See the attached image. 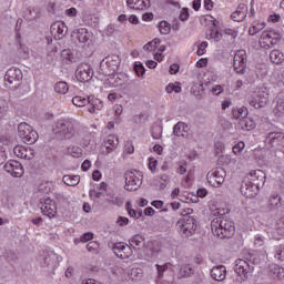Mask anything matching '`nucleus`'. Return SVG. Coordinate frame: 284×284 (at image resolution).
Here are the masks:
<instances>
[{
  "label": "nucleus",
  "mask_w": 284,
  "mask_h": 284,
  "mask_svg": "<svg viewBox=\"0 0 284 284\" xmlns=\"http://www.w3.org/2000/svg\"><path fill=\"white\" fill-rule=\"evenodd\" d=\"M194 210L187 209L184 211L183 217L176 222V230L183 236V239H190L196 234V227H199V220L192 213Z\"/></svg>",
  "instance_id": "obj_1"
},
{
  "label": "nucleus",
  "mask_w": 284,
  "mask_h": 284,
  "mask_svg": "<svg viewBox=\"0 0 284 284\" xmlns=\"http://www.w3.org/2000/svg\"><path fill=\"white\" fill-rule=\"evenodd\" d=\"M78 128L79 121L72 118L58 120L53 128V134H55L58 139L70 140L74 138V134H77Z\"/></svg>",
  "instance_id": "obj_2"
},
{
  "label": "nucleus",
  "mask_w": 284,
  "mask_h": 284,
  "mask_svg": "<svg viewBox=\"0 0 284 284\" xmlns=\"http://www.w3.org/2000/svg\"><path fill=\"white\" fill-rule=\"evenodd\" d=\"M72 103L77 108H87L90 114H94L95 112H99V110H103V101L94 97L85 98L81 95H75L72 98Z\"/></svg>",
  "instance_id": "obj_3"
},
{
  "label": "nucleus",
  "mask_w": 284,
  "mask_h": 284,
  "mask_svg": "<svg viewBox=\"0 0 284 284\" xmlns=\"http://www.w3.org/2000/svg\"><path fill=\"white\" fill-rule=\"evenodd\" d=\"M230 210L227 209H216L213 211V216H215L211 222V230L212 233L215 236H219V239H223V232L225 230V223L226 216L225 214H229Z\"/></svg>",
  "instance_id": "obj_4"
},
{
  "label": "nucleus",
  "mask_w": 284,
  "mask_h": 284,
  "mask_svg": "<svg viewBox=\"0 0 284 284\" xmlns=\"http://www.w3.org/2000/svg\"><path fill=\"white\" fill-rule=\"evenodd\" d=\"M119 65H121V58L118 54H112L100 62V70L104 77H112L119 70Z\"/></svg>",
  "instance_id": "obj_5"
},
{
  "label": "nucleus",
  "mask_w": 284,
  "mask_h": 284,
  "mask_svg": "<svg viewBox=\"0 0 284 284\" xmlns=\"http://www.w3.org/2000/svg\"><path fill=\"white\" fill-rule=\"evenodd\" d=\"M18 136L27 143V145H33L39 140V133L32 129V126L26 122L18 125Z\"/></svg>",
  "instance_id": "obj_6"
},
{
  "label": "nucleus",
  "mask_w": 284,
  "mask_h": 284,
  "mask_svg": "<svg viewBox=\"0 0 284 284\" xmlns=\"http://www.w3.org/2000/svg\"><path fill=\"white\" fill-rule=\"evenodd\" d=\"M4 81L7 88L17 90L21 85V81H23V72L21 69L12 67L6 72Z\"/></svg>",
  "instance_id": "obj_7"
},
{
  "label": "nucleus",
  "mask_w": 284,
  "mask_h": 284,
  "mask_svg": "<svg viewBox=\"0 0 284 284\" xmlns=\"http://www.w3.org/2000/svg\"><path fill=\"white\" fill-rule=\"evenodd\" d=\"M143 183V175L139 171H128L125 173V185L124 190L128 192H134L138 187H141Z\"/></svg>",
  "instance_id": "obj_8"
},
{
  "label": "nucleus",
  "mask_w": 284,
  "mask_h": 284,
  "mask_svg": "<svg viewBox=\"0 0 284 284\" xmlns=\"http://www.w3.org/2000/svg\"><path fill=\"white\" fill-rule=\"evenodd\" d=\"M254 272V266L250 265L244 260H239L235 265V273L237 274V281L240 283L245 282L246 278H250V274Z\"/></svg>",
  "instance_id": "obj_9"
},
{
  "label": "nucleus",
  "mask_w": 284,
  "mask_h": 284,
  "mask_svg": "<svg viewBox=\"0 0 284 284\" xmlns=\"http://www.w3.org/2000/svg\"><path fill=\"white\" fill-rule=\"evenodd\" d=\"M233 68L236 74H245V70H247V54L245 50H237L235 52Z\"/></svg>",
  "instance_id": "obj_10"
},
{
  "label": "nucleus",
  "mask_w": 284,
  "mask_h": 284,
  "mask_svg": "<svg viewBox=\"0 0 284 284\" xmlns=\"http://www.w3.org/2000/svg\"><path fill=\"white\" fill-rule=\"evenodd\" d=\"M265 143L268 148L281 150V148H284V133L281 131L268 132L265 138Z\"/></svg>",
  "instance_id": "obj_11"
},
{
  "label": "nucleus",
  "mask_w": 284,
  "mask_h": 284,
  "mask_svg": "<svg viewBox=\"0 0 284 284\" xmlns=\"http://www.w3.org/2000/svg\"><path fill=\"white\" fill-rule=\"evenodd\" d=\"M75 77L80 83H88V81H92V77H94V71L92 67L88 63H82L77 68Z\"/></svg>",
  "instance_id": "obj_12"
},
{
  "label": "nucleus",
  "mask_w": 284,
  "mask_h": 284,
  "mask_svg": "<svg viewBox=\"0 0 284 284\" xmlns=\"http://www.w3.org/2000/svg\"><path fill=\"white\" fill-rule=\"evenodd\" d=\"M206 179L213 187H219L225 182V169L217 168L207 173Z\"/></svg>",
  "instance_id": "obj_13"
},
{
  "label": "nucleus",
  "mask_w": 284,
  "mask_h": 284,
  "mask_svg": "<svg viewBox=\"0 0 284 284\" xmlns=\"http://www.w3.org/2000/svg\"><path fill=\"white\" fill-rule=\"evenodd\" d=\"M41 267H44L47 272H54L59 267V255L54 252H50L40 260Z\"/></svg>",
  "instance_id": "obj_14"
},
{
  "label": "nucleus",
  "mask_w": 284,
  "mask_h": 284,
  "mask_svg": "<svg viewBox=\"0 0 284 284\" xmlns=\"http://www.w3.org/2000/svg\"><path fill=\"white\" fill-rule=\"evenodd\" d=\"M40 210L44 216L49 219H54L57 216V202L54 200L47 197L40 201Z\"/></svg>",
  "instance_id": "obj_15"
},
{
  "label": "nucleus",
  "mask_w": 284,
  "mask_h": 284,
  "mask_svg": "<svg viewBox=\"0 0 284 284\" xmlns=\"http://www.w3.org/2000/svg\"><path fill=\"white\" fill-rule=\"evenodd\" d=\"M112 250L118 258H130L133 254L132 246L126 245L123 242L113 244Z\"/></svg>",
  "instance_id": "obj_16"
},
{
  "label": "nucleus",
  "mask_w": 284,
  "mask_h": 284,
  "mask_svg": "<svg viewBox=\"0 0 284 284\" xmlns=\"http://www.w3.org/2000/svg\"><path fill=\"white\" fill-rule=\"evenodd\" d=\"M4 170L9 174H12L16 179H21L23 176V165L17 160H11L4 164Z\"/></svg>",
  "instance_id": "obj_17"
},
{
  "label": "nucleus",
  "mask_w": 284,
  "mask_h": 284,
  "mask_svg": "<svg viewBox=\"0 0 284 284\" xmlns=\"http://www.w3.org/2000/svg\"><path fill=\"white\" fill-rule=\"evenodd\" d=\"M261 191V187L253 184L250 180H245L241 185V193L246 199H254Z\"/></svg>",
  "instance_id": "obj_18"
},
{
  "label": "nucleus",
  "mask_w": 284,
  "mask_h": 284,
  "mask_svg": "<svg viewBox=\"0 0 284 284\" xmlns=\"http://www.w3.org/2000/svg\"><path fill=\"white\" fill-rule=\"evenodd\" d=\"M51 34L57 41H61V39L68 34V26H65V22L58 21L51 24Z\"/></svg>",
  "instance_id": "obj_19"
},
{
  "label": "nucleus",
  "mask_w": 284,
  "mask_h": 284,
  "mask_svg": "<svg viewBox=\"0 0 284 284\" xmlns=\"http://www.w3.org/2000/svg\"><path fill=\"white\" fill-rule=\"evenodd\" d=\"M72 38L77 39L79 43H83L84 45H90V43H92V32L88 31L85 28L74 30Z\"/></svg>",
  "instance_id": "obj_20"
},
{
  "label": "nucleus",
  "mask_w": 284,
  "mask_h": 284,
  "mask_svg": "<svg viewBox=\"0 0 284 284\" xmlns=\"http://www.w3.org/2000/svg\"><path fill=\"white\" fill-rule=\"evenodd\" d=\"M13 153L18 159H24L26 161H32V159H34V150H32V148L17 145L13 148Z\"/></svg>",
  "instance_id": "obj_21"
},
{
  "label": "nucleus",
  "mask_w": 284,
  "mask_h": 284,
  "mask_svg": "<svg viewBox=\"0 0 284 284\" xmlns=\"http://www.w3.org/2000/svg\"><path fill=\"white\" fill-rule=\"evenodd\" d=\"M265 179L266 174L263 172V170H255L251 171L247 181L261 189L263 185H265Z\"/></svg>",
  "instance_id": "obj_22"
},
{
  "label": "nucleus",
  "mask_w": 284,
  "mask_h": 284,
  "mask_svg": "<svg viewBox=\"0 0 284 284\" xmlns=\"http://www.w3.org/2000/svg\"><path fill=\"white\" fill-rule=\"evenodd\" d=\"M283 197L281 195L274 193L270 196L267 201V207L270 212H278L281 207H283Z\"/></svg>",
  "instance_id": "obj_23"
},
{
  "label": "nucleus",
  "mask_w": 284,
  "mask_h": 284,
  "mask_svg": "<svg viewBox=\"0 0 284 284\" xmlns=\"http://www.w3.org/2000/svg\"><path fill=\"white\" fill-rule=\"evenodd\" d=\"M129 245L131 250L140 252V250H143V247H145V237L141 234H135L129 240Z\"/></svg>",
  "instance_id": "obj_24"
},
{
  "label": "nucleus",
  "mask_w": 284,
  "mask_h": 284,
  "mask_svg": "<svg viewBox=\"0 0 284 284\" xmlns=\"http://www.w3.org/2000/svg\"><path fill=\"white\" fill-rule=\"evenodd\" d=\"M211 276L214 281H225V277L227 276V268H225L224 265L213 266L211 270Z\"/></svg>",
  "instance_id": "obj_25"
},
{
  "label": "nucleus",
  "mask_w": 284,
  "mask_h": 284,
  "mask_svg": "<svg viewBox=\"0 0 284 284\" xmlns=\"http://www.w3.org/2000/svg\"><path fill=\"white\" fill-rule=\"evenodd\" d=\"M116 88H128L132 84L130 77L125 73L112 74Z\"/></svg>",
  "instance_id": "obj_26"
},
{
  "label": "nucleus",
  "mask_w": 284,
  "mask_h": 284,
  "mask_svg": "<svg viewBox=\"0 0 284 284\" xmlns=\"http://www.w3.org/2000/svg\"><path fill=\"white\" fill-rule=\"evenodd\" d=\"M245 17H247V6L245 3L239 4L236 11L231 14V19L237 23L245 21Z\"/></svg>",
  "instance_id": "obj_27"
},
{
  "label": "nucleus",
  "mask_w": 284,
  "mask_h": 284,
  "mask_svg": "<svg viewBox=\"0 0 284 284\" xmlns=\"http://www.w3.org/2000/svg\"><path fill=\"white\" fill-rule=\"evenodd\" d=\"M126 6L131 10H148L150 0H126Z\"/></svg>",
  "instance_id": "obj_28"
},
{
  "label": "nucleus",
  "mask_w": 284,
  "mask_h": 284,
  "mask_svg": "<svg viewBox=\"0 0 284 284\" xmlns=\"http://www.w3.org/2000/svg\"><path fill=\"white\" fill-rule=\"evenodd\" d=\"M173 135L182 136L183 139H190V135L187 134V124H185V122H178L173 126Z\"/></svg>",
  "instance_id": "obj_29"
},
{
  "label": "nucleus",
  "mask_w": 284,
  "mask_h": 284,
  "mask_svg": "<svg viewBox=\"0 0 284 284\" xmlns=\"http://www.w3.org/2000/svg\"><path fill=\"white\" fill-rule=\"evenodd\" d=\"M224 231L222 232V239H232L234 236V232L236 231V227L234 226V222L227 220H224Z\"/></svg>",
  "instance_id": "obj_30"
},
{
  "label": "nucleus",
  "mask_w": 284,
  "mask_h": 284,
  "mask_svg": "<svg viewBox=\"0 0 284 284\" xmlns=\"http://www.w3.org/2000/svg\"><path fill=\"white\" fill-rule=\"evenodd\" d=\"M272 239L281 241V236H284V217L280 219L275 225V230L271 231Z\"/></svg>",
  "instance_id": "obj_31"
},
{
  "label": "nucleus",
  "mask_w": 284,
  "mask_h": 284,
  "mask_svg": "<svg viewBox=\"0 0 284 284\" xmlns=\"http://www.w3.org/2000/svg\"><path fill=\"white\" fill-rule=\"evenodd\" d=\"M104 145L108 153L113 152L119 145V138L116 135H109L104 141Z\"/></svg>",
  "instance_id": "obj_32"
},
{
  "label": "nucleus",
  "mask_w": 284,
  "mask_h": 284,
  "mask_svg": "<svg viewBox=\"0 0 284 284\" xmlns=\"http://www.w3.org/2000/svg\"><path fill=\"white\" fill-rule=\"evenodd\" d=\"M41 17V10L39 8L29 7L24 12V19L28 21H37Z\"/></svg>",
  "instance_id": "obj_33"
},
{
  "label": "nucleus",
  "mask_w": 284,
  "mask_h": 284,
  "mask_svg": "<svg viewBox=\"0 0 284 284\" xmlns=\"http://www.w3.org/2000/svg\"><path fill=\"white\" fill-rule=\"evenodd\" d=\"M239 125L241 130H244L245 132H250L251 130H254L256 128V123L252 118H245L240 120Z\"/></svg>",
  "instance_id": "obj_34"
},
{
  "label": "nucleus",
  "mask_w": 284,
  "mask_h": 284,
  "mask_svg": "<svg viewBox=\"0 0 284 284\" xmlns=\"http://www.w3.org/2000/svg\"><path fill=\"white\" fill-rule=\"evenodd\" d=\"M273 112L278 119L284 116V94H278Z\"/></svg>",
  "instance_id": "obj_35"
},
{
  "label": "nucleus",
  "mask_w": 284,
  "mask_h": 284,
  "mask_svg": "<svg viewBox=\"0 0 284 284\" xmlns=\"http://www.w3.org/2000/svg\"><path fill=\"white\" fill-rule=\"evenodd\" d=\"M271 278H278L280 281L284 278V268L281 266H272L268 272Z\"/></svg>",
  "instance_id": "obj_36"
},
{
  "label": "nucleus",
  "mask_w": 284,
  "mask_h": 284,
  "mask_svg": "<svg viewBox=\"0 0 284 284\" xmlns=\"http://www.w3.org/2000/svg\"><path fill=\"white\" fill-rule=\"evenodd\" d=\"M270 59L272 63H275L276 65H281V63L284 62V54L283 52L275 49L271 51Z\"/></svg>",
  "instance_id": "obj_37"
},
{
  "label": "nucleus",
  "mask_w": 284,
  "mask_h": 284,
  "mask_svg": "<svg viewBox=\"0 0 284 284\" xmlns=\"http://www.w3.org/2000/svg\"><path fill=\"white\" fill-rule=\"evenodd\" d=\"M247 114H248V111H247V108H245V106L233 108V110H232L233 119H240V121L242 119L247 118Z\"/></svg>",
  "instance_id": "obj_38"
},
{
  "label": "nucleus",
  "mask_w": 284,
  "mask_h": 284,
  "mask_svg": "<svg viewBox=\"0 0 284 284\" xmlns=\"http://www.w3.org/2000/svg\"><path fill=\"white\" fill-rule=\"evenodd\" d=\"M62 181L65 185L74 187L78 183H81V176L79 175H64Z\"/></svg>",
  "instance_id": "obj_39"
},
{
  "label": "nucleus",
  "mask_w": 284,
  "mask_h": 284,
  "mask_svg": "<svg viewBox=\"0 0 284 284\" xmlns=\"http://www.w3.org/2000/svg\"><path fill=\"white\" fill-rule=\"evenodd\" d=\"M192 274H194V268L189 264H184L180 267L178 276L180 278H187V276H192Z\"/></svg>",
  "instance_id": "obj_40"
},
{
  "label": "nucleus",
  "mask_w": 284,
  "mask_h": 284,
  "mask_svg": "<svg viewBox=\"0 0 284 284\" xmlns=\"http://www.w3.org/2000/svg\"><path fill=\"white\" fill-rule=\"evenodd\" d=\"M69 90L70 87L65 81H59L54 84V92H57V94H68Z\"/></svg>",
  "instance_id": "obj_41"
},
{
  "label": "nucleus",
  "mask_w": 284,
  "mask_h": 284,
  "mask_svg": "<svg viewBox=\"0 0 284 284\" xmlns=\"http://www.w3.org/2000/svg\"><path fill=\"white\" fill-rule=\"evenodd\" d=\"M156 267V272H158V278L159 281H161V278H163V274H165V272H168V270H170L172 267V263L168 262L164 264H155Z\"/></svg>",
  "instance_id": "obj_42"
},
{
  "label": "nucleus",
  "mask_w": 284,
  "mask_h": 284,
  "mask_svg": "<svg viewBox=\"0 0 284 284\" xmlns=\"http://www.w3.org/2000/svg\"><path fill=\"white\" fill-rule=\"evenodd\" d=\"M265 22H257L255 24H253L250 29H248V34L251 37H254L256 34H258V32H262V30H265Z\"/></svg>",
  "instance_id": "obj_43"
},
{
  "label": "nucleus",
  "mask_w": 284,
  "mask_h": 284,
  "mask_svg": "<svg viewBox=\"0 0 284 284\" xmlns=\"http://www.w3.org/2000/svg\"><path fill=\"white\" fill-rule=\"evenodd\" d=\"M108 199L106 201L111 204V205H123V199L116 196V194H114V192L111 191L110 195H106Z\"/></svg>",
  "instance_id": "obj_44"
},
{
  "label": "nucleus",
  "mask_w": 284,
  "mask_h": 284,
  "mask_svg": "<svg viewBox=\"0 0 284 284\" xmlns=\"http://www.w3.org/2000/svg\"><path fill=\"white\" fill-rule=\"evenodd\" d=\"M92 239H94V234L88 232L82 234L80 237H77L74 240V244L79 245V243H88V241H92Z\"/></svg>",
  "instance_id": "obj_45"
},
{
  "label": "nucleus",
  "mask_w": 284,
  "mask_h": 284,
  "mask_svg": "<svg viewBox=\"0 0 284 284\" xmlns=\"http://www.w3.org/2000/svg\"><path fill=\"white\" fill-rule=\"evenodd\" d=\"M159 30H160L161 34H170V32L172 30V24H170V22H168V21H161L159 23Z\"/></svg>",
  "instance_id": "obj_46"
},
{
  "label": "nucleus",
  "mask_w": 284,
  "mask_h": 284,
  "mask_svg": "<svg viewBox=\"0 0 284 284\" xmlns=\"http://www.w3.org/2000/svg\"><path fill=\"white\" fill-rule=\"evenodd\" d=\"M68 152L70 156H73V159H80V156H83V150L79 146H71L68 149Z\"/></svg>",
  "instance_id": "obj_47"
},
{
  "label": "nucleus",
  "mask_w": 284,
  "mask_h": 284,
  "mask_svg": "<svg viewBox=\"0 0 284 284\" xmlns=\"http://www.w3.org/2000/svg\"><path fill=\"white\" fill-rule=\"evenodd\" d=\"M101 247V244L97 241H92L87 244V250L91 254H99V248Z\"/></svg>",
  "instance_id": "obj_48"
},
{
  "label": "nucleus",
  "mask_w": 284,
  "mask_h": 284,
  "mask_svg": "<svg viewBox=\"0 0 284 284\" xmlns=\"http://www.w3.org/2000/svg\"><path fill=\"white\" fill-rule=\"evenodd\" d=\"M207 39H213L216 43L223 39V33L219 32V30L212 28L210 34L206 36Z\"/></svg>",
  "instance_id": "obj_49"
},
{
  "label": "nucleus",
  "mask_w": 284,
  "mask_h": 284,
  "mask_svg": "<svg viewBox=\"0 0 284 284\" xmlns=\"http://www.w3.org/2000/svg\"><path fill=\"white\" fill-rule=\"evenodd\" d=\"M256 98L260 99V105H267L270 94L265 91H258Z\"/></svg>",
  "instance_id": "obj_50"
},
{
  "label": "nucleus",
  "mask_w": 284,
  "mask_h": 284,
  "mask_svg": "<svg viewBox=\"0 0 284 284\" xmlns=\"http://www.w3.org/2000/svg\"><path fill=\"white\" fill-rule=\"evenodd\" d=\"M133 70L135 72L136 77H143V74H145V67L141 62H135Z\"/></svg>",
  "instance_id": "obj_51"
},
{
  "label": "nucleus",
  "mask_w": 284,
  "mask_h": 284,
  "mask_svg": "<svg viewBox=\"0 0 284 284\" xmlns=\"http://www.w3.org/2000/svg\"><path fill=\"white\" fill-rule=\"evenodd\" d=\"M62 59H65V61H74V53H72V50L70 49H64L61 52Z\"/></svg>",
  "instance_id": "obj_52"
},
{
  "label": "nucleus",
  "mask_w": 284,
  "mask_h": 284,
  "mask_svg": "<svg viewBox=\"0 0 284 284\" xmlns=\"http://www.w3.org/2000/svg\"><path fill=\"white\" fill-rule=\"evenodd\" d=\"M132 281H139L143 276V271L141 268H132L130 272Z\"/></svg>",
  "instance_id": "obj_53"
},
{
  "label": "nucleus",
  "mask_w": 284,
  "mask_h": 284,
  "mask_svg": "<svg viewBox=\"0 0 284 284\" xmlns=\"http://www.w3.org/2000/svg\"><path fill=\"white\" fill-rule=\"evenodd\" d=\"M168 94H172V92H175V94H179L181 92V85H176L174 83H170L165 88Z\"/></svg>",
  "instance_id": "obj_54"
},
{
  "label": "nucleus",
  "mask_w": 284,
  "mask_h": 284,
  "mask_svg": "<svg viewBox=\"0 0 284 284\" xmlns=\"http://www.w3.org/2000/svg\"><path fill=\"white\" fill-rule=\"evenodd\" d=\"M275 258L284 261V244L275 247Z\"/></svg>",
  "instance_id": "obj_55"
},
{
  "label": "nucleus",
  "mask_w": 284,
  "mask_h": 284,
  "mask_svg": "<svg viewBox=\"0 0 284 284\" xmlns=\"http://www.w3.org/2000/svg\"><path fill=\"white\" fill-rule=\"evenodd\" d=\"M8 114V101L0 100V119H3Z\"/></svg>",
  "instance_id": "obj_56"
},
{
  "label": "nucleus",
  "mask_w": 284,
  "mask_h": 284,
  "mask_svg": "<svg viewBox=\"0 0 284 284\" xmlns=\"http://www.w3.org/2000/svg\"><path fill=\"white\" fill-rule=\"evenodd\" d=\"M97 187L99 191L103 192L104 196H110V193L112 192L105 182H101Z\"/></svg>",
  "instance_id": "obj_57"
},
{
  "label": "nucleus",
  "mask_w": 284,
  "mask_h": 284,
  "mask_svg": "<svg viewBox=\"0 0 284 284\" xmlns=\"http://www.w3.org/2000/svg\"><path fill=\"white\" fill-rule=\"evenodd\" d=\"M248 103L252 108H255V110H261V108H265V105H261V99L257 98V95L256 98H252Z\"/></svg>",
  "instance_id": "obj_58"
},
{
  "label": "nucleus",
  "mask_w": 284,
  "mask_h": 284,
  "mask_svg": "<svg viewBox=\"0 0 284 284\" xmlns=\"http://www.w3.org/2000/svg\"><path fill=\"white\" fill-rule=\"evenodd\" d=\"M160 180H161L160 182L161 190H165V187H168L170 183V175L163 174L161 175Z\"/></svg>",
  "instance_id": "obj_59"
},
{
  "label": "nucleus",
  "mask_w": 284,
  "mask_h": 284,
  "mask_svg": "<svg viewBox=\"0 0 284 284\" xmlns=\"http://www.w3.org/2000/svg\"><path fill=\"white\" fill-rule=\"evenodd\" d=\"M243 150H245V142H239L233 146V153L236 155L241 154Z\"/></svg>",
  "instance_id": "obj_60"
},
{
  "label": "nucleus",
  "mask_w": 284,
  "mask_h": 284,
  "mask_svg": "<svg viewBox=\"0 0 284 284\" xmlns=\"http://www.w3.org/2000/svg\"><path fill=\"white\" fill-rule=\"evenodd\" d=\"M89 196L90 199H101V196H105V193L91 189L89 191Z\"/></svg>",
  "instance_id": "obj_61"
},
{
  "label": "nucleus",
  "mask_w": 284,
  "mask_h": 284,
  "mask_svg": "<svg viewBox=\"0 0 284 284\" xmlns=\"http://www.w3.org/2000/svg\"><path fill=\"white\" fill-rule=\"evenodd\" d=\"M205 48H207V42L205 41L201 42L196 51L197 57H203V54H205Z\"/></svg>",
  "instance_id": "obj_62"
},
{
  "label": "nucleus",
  "mask_w": 284,
  "mask_h": 284,
  "mask_svg": "<svg viewBox=\"0 0 284 284\" xmlns=\"http://www.w3.org/2000/svg\"><path fill=\"white\" fill-rule=\"evenodd\" d=\"M264 244H265V240H263V236L256 235L255 240H254V246L255 247H263Z\"/></svg>",
  "instance_id": "obj_63"
},
{
  "label": "nucleus",
  "mask_w": 284,
  "mask_h": 284,
  "mask_svg": "<svg viewBox=\"0 0 284 284\" xmlns=\"http://www.w3.org/2000/svg\"><path fill=\"white\" fill-rule=\"evenodd\" d=\"M187 19H190V12L187 11V8H184L180 13V20L187 21Z\"/></svg>",
  "instance_id": "obj_64"
}]
</instances>
